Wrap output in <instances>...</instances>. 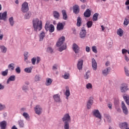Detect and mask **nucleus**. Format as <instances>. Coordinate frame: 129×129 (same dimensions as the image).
I'll return each instance as SVG.
<instances>
[{"label": "nucleus", "mask_w": 129, "mask_h": 129, "mask_svg": "<svg viewBox=\"0 0 129 129\" xmlns=\"http://www.w3.org/2000/svg\"><path fill=\"white\" fill-rule=\"evenodd\" d=\"M44 38H45V32H42L39 35V41H43Z\"/></svg>", "instance_id": "nucleus-28"}, {"label": "nucleus", "mask_w": 129, "mask_h": 129, "mask_svg": "<svg viewBox=\"0 0 129 129\" xmlns=\"http://www.w3.org/2000/svg\"><path fill=\"white\" fill-rule=\"evenodd\" d=\"M73 50L76 54H78L79 53V46L76 43H74L73 44Z\"/></svg>", "instance_id": "nucleus-13"}, {"label": "nucleus", "mask_w": 129, "mask_h": 129, "mask_svg": "<svg viewBox=\"0 0 129 129\" xmlns=\"http://www.w3.org/2000/svg\"><path fill=\"white\" fill-rule=\"evenodd\" d=\"M92 66L94 70L96 71L97 70V62L94 58L92 59Z\"/></svg>", "instance_id": "nucleus-15"}, {"label": "nucleus", "mask_w": 129, "mask_h": 129, "mask_svg": "<svg viewBox=\"0 0 129 129\" xmlns=\"http://www.w3.org/2000/svg\"><path fill=\"white\" fill-rule=\"evenodd\" d=\"M62 120L64 123V128L69 129V121H71V117L69 114L67 113L62 118Z\"/></svg>", "instance_id": "nucleus-3"}, {"label": "nucleus", "mask_w": 129, "mask_h": 129, "mask_svg": "<svg viewBox=\"0 0 129 129\" xmlns=\"http://www.w3.org/2000/svg\"><path fill=\"white\" fill-rule=\"evenodd\" d=\"M90 75H91L90 71H88L86 73L85 75H84L85 79H88V78H89V77H90Z\"/></svg>", "instance_id": "nucleus-34"}, {"label": "nucleus", "mask_w": 129, "mask_h": 129, "mask_svg": "<svg viewBox=\"0 0 129 129\" xmlns=\"http://www.w3.org/2000/svg\"><path fill=\"white\" fill-rule=\"evenodd\" d=\"M28 52H25L24 54V60L26 61V60L28 59Z\"/></svg>", "instance_id": "nucleus-55"}, {"label": "nucleus", "mask_w": 129, "mask_h": 129, "mask_svg": "<svg viewBox=\"0 0 129 129\" xmlns=\"http://www.w3.org/2000/svg\"><path fill=\"white\" fill-rule=\"evenodd\" d=\"M35 81H36V82L37 81H41V76L39 75H36L35 77V79H34Z\"/></svg>", "instance_id": "nucleus-39"}, {"label": "nucleus", "mask_w": 129, "mask_h": 129, "mask_svg": "<svg viewBox=\"0 0 129 129\" xmlns=\"http://www.w3.org/2000/svg\"><path fill=\"white\" fill-rule=\"evenodd\" d=\"M82 65H83V60H79L77 64V67L79 70H82Z\"/></svg>", "instance_id": "nucleus-21"}, {"label": "nucleus", "mask_w": 129, "mask_h": 129, "mask_svg": "<svg viewBox=\"0 0 129 129\" xmlns=\"http://www.w3.org/2000/svg\"><path fill=\"white\" fill-rule=\"evenodd\" d=\"M93 104V98L90 97L87 103V109H90L91 106Z\"/></svg>", "instance_id": "nucleus-10"}, {"label": "nucleus", "mask_w": 129, "mask_h": 129, "mask_svg": "<svg viewBox=\"0 0 129 129\" xmlns=\"http://www.w3.org/2000/svg\"><path fill=\"white\" fill-rule=\"evenodd\" d=\"M7 125V123L6 121V120H4V121L0 122L1 129H6Z\"/></svg>", "instance_id": "nucleus-18"}, {"label": "nucleus", "mask_w": 129, "mask_h": 129, "mask_svg": "<svg viewBox=\"0 0 129 129\" xmlns=\"http://www.w3.org/2000/svg\"><path fill=\"white\" fill-rule=\"evenodd\" d=\"M31 16H32V13L31 12H28L25 15L24 18L26 20H28L31 18Z\"/></svg>", "instance_id": "nucleus-32"}, {"label": "nucleus", "mask_w": 129, "mask_h": 129, "mask_svg": "<svg viewBox=\"0 0 129 129\" xmlns=\"http://www.w3.org/2000/svg\"><path fill=\"white\" fill-rule=\"evenodd\" d=\"M84 16L85 18H89L91 16V11L89 9H87L84 13Z\"/></svg>", "instance_id": "nucleus-19"}, {"label": "nucleus", "mask_w": 129, "mask_h": 129, "mask_svg": "<svg viewBox=\"0 0 129 129\" xmlns=\"http://www.w3.org/2000/svg\"><path fill=\"white\" fill-rule=\"evenodd\" d=\"M64 42H65V37L62 36L58 39V41L56 42V46L60 47L58 49V51H59V52H62V51L66 50L67 48V45L66 44H63Z\"/></svg>", "instance_id": "nucleus-1"}, {"label": "nucleus", "mask_w": 129, "mask_h": 129, "mask_svg": "<svg viewBox=\"0 0 129 129\" xmlns=\"http://www.w3.org/2000/svg\"><path fill=\"white\" fill-rule=\"evenodd\" d=\"M0 49L2 53H7V47H5V46L1 45Z\"/></svg>", "instance_id": "nucleus-31"}, {"label": "nucleus", "mask_w": 129, "mask_h": 129, "mask_svg": "<svg viewBox=\"0 0 129 129\" xmlns=\"http://www.w3.org/2000/svg\"><path fill=\"white\" fill-rule=\"evenodd\" d=\"M121 107L123 113H124V114H127V113H128V110H127V108H126V106H125V104L123 101L121 102Z\"/></svg>", "instance_id": "nucleus-11"}, {"label": "nucleus", "mask_w": 129, "mask_h": 129, "mask_svg": "<svg viewBox=\"0 0 129 129\" xmlns=\"http://www.w3.org/2000/svg\"><path fill=\"white\" fill-rule=\"evenodd\" d=\"M25 72L26 73H32V68H26L24 69Z\"/></svg>", "instance_id": "nucleus-40"}, {"label": "nucleus", "mask_w": 129, "mask_h": 129, "mask_svg": "<svg viewBox=\"0 0 129 129\" xmlns=\"http://www.w3.org/2000/svg\"><path fill=\"white\" fill-rule=\"evenodd\" d=\"M107 106L109 108V109H112V104L109 103L108 104Z\"/></svg>", "instance_id": "nucleus-57"}, {"label": "nucleus", "mask_w": 129, "mask_h": 129, "mask_svg": "<svg viewBox=\"0 0 129 129\" xmlns=\"http://www.w3.org/2000/svg\"><path fill=\"white\" fill-rule=\"evenodd\" d=\"M80 37L81 39H85V37H86V30L83 27L80 33Z\"/></svg>", "instance_id": "nucleus-9"}, {"label": "nucleus", "mask_w": 129, "mask_h": 129, "mask_svg": "<svg viewBox=\"0 0 129 129\" xmlns=\"http://www.w3.org/2000/svg\"><path fill=\"white\" fill-rule=\"evenodd\" d=\"M104 116L105 118H106V119L109 123H110L111 122V117H110V115L108 114L105 113L104 114Z\"/></svg>", "instance_id": "nucleus-22"}, {"label": "nucleus", "mask_w": 129, "mask_h": 129, "mask_svg": "<svg viewBox=\"0 0 129 129\" xmlns=\"http://www.w3.org/2000/svg\"><path fill=\"white\" fill-rule=\"evenodd\" d=\"M36 63L37 64H39V63H40V61H41V58H40V57H37V59H36Z\"/></svg>", "instance_id": "nucleus-59"}, {"label": "nucleus", "mask_w": 129, "mask_h": 129, "mask_svg": "<svg viewBox=\"0 0 129 129\" xmlns=\"http://www.w3.org/2000/svg\"><path fill=\"white\" fill-rule=\"evenodd\" d=\"M57 69H58V68H57V66H56V64H54L52 67V70H57Z\"/></svg>", "instance_id": "nucleus-60"}, {"label": "nucleus", "mask_w": 129, "mask_h": 129, "mask_svg": "<svg viewBox=\"0 0 129 129\" xmlns=\"http://www.w3.org/2000/svg\"><path fill=\"white\" fill-rule=\"evenodd\" d=\"M18 124L20 127H24L25 126V124L24 123V121L22 120H20L18 121Z\"/></svg>", "instance_id": "nucleus-35"}, {"label": "nucleus", "mask_w": 129, "mask_h": 129, "mask_svg": "<svg viewBox=\"0 0 129 129\" xmlns=\"http://www.w3.org/2000/svg\"><path fill=\"white\" fill-rule=\"evenodd\" d=\"M36 60H37V58H36V57H33L31 59V62L33 65H35V64H36Z\"/></svg>", "instance_id": "nucleus-50"}, {"label": "nucleus", "mask_w": 129, "mask_h": 129, "mask_svg": "<svg viewBox=\"0 0 129 129\" xmlns=\"http://www.w3.org/2000/svg\"><path fill=\"white\" fill-rule=\"evenodd\" d=\"M93 115L94 116H95L97 118H99V119H101V114H100V112L99 110L95 109L93 111Z\"/></svg>", "instance_id": "nucleus-5"}, {"label": "nucleus", "mask_w": 129, "mask_h": 129, "mask_svg": "<svg viewBox=\"0 0 129 129\" xmlns=\"http://www.w3.org/2000/svg\"><path fill=\"white\" fill-rule=\"evenodd\" d=\"M46 51L48 53H50L51 54H52V53H53V49H52V47H48L46 49Z\"/></svg>", "instance_id": "nucleus-45"}, {"label": "nucleus", "mask_w": 129, "mask_h": 129, "mask_svg": "<svg viewBox=\"0 0 129 129\" xmlns=\"http://www.w3.org/2000/svg\"><path fill=\"white\" fill-rule=\"evenodd\" d=\"M49 33H53L55 31V27H54V25L53 24H51L49 26V29L48 30Z\"/></svg>", "instance_id": "nucleus-29"}, {"label": "nucleus", "mask_w": 129, "mask_h": 129, "mask_svg": "<svg viewBox=\"0 0 129 129\" xmlns=\"http://www.w3.org/2000/svg\"><path fill=\"white\" fill-rule=\"evenodd\" d=\"M128 50L125 49H122V54H126L127 53Z\"/></svg>", "instance_id": "nucleus-56"}, {"label": "nucleus", "mask_w": 129, "mask_h": 129, "mask_svg": "<svg viewBox=\"0 0 129 129\" xmlns=\"http://www.w3.org/2000/svg\"><path fill=\"white\" fill-rule=\"evenodd\" d=\"M23 116H24L26 119H30V116L27 112H24L23 114Z\"/></svg>", "instance_id": "nucleus-41"}, {"label": "nucleus", "mask_w": 129, "mask_h": 129, "mask_svg": "<svg viewBox=\"0 0 129 129\" xmlns=\"http://www.w3.org/2000/svg\"><path fill=\"white\" fill-rule=\"evenodd\" d=\"M92 50L94 53H97V49H96V46H93L92 47Z\"/></svg>", "instance_id": "nucleus-53"}, {"label": "nucleus", "mask_w": 129, "mask_h": 129, "mask_svg": "<svg viewBox=\"0 0 129 129\" xmlns=\"http://www.w3.org/2000/svg\"><path fill=\"white\" fill-rule=\"evenodd\" d=\"M92 25H93V23L91 21H89L87 23V26L88 28H91V27H92Z\"/></svg>", "instance_id": "nucleus-44"}, {"label": "nucleus", "mask_w": 129, "mask_h": 129, "mask_svg": "<svg viewBox=\"0 0 129 129\" xmlns=\"http://www.w3.org/2000/svg\"><path fill=\"white\" fill-rule=\"evenodd\" d=\"M49 29H50V27L48 25V24L46 23L45 25V29L46 32H48L49 31Z\"/></svg>", "instance_id": "nucleus-54"}, {"label": "nucleus", "mask_w": 129, "mask_h": 129, "mask_svg": "<svg viewBox=\"0 0 129 129\" xmlns=\"http://www.w3.org/2000/svg\"><path fill=\"white\" fill-rule=\"evenodd\" d=\"M64 26L63 23L58 22L56 26L57 31H63L64 30Z\"/></svg>", "instance_id": "nucleus-12"}, {"label": "nucleus", "mask_w": 129, "mask_h": 129, "mask_svg": "<svg viewBox=\"0 0 129 129\" xmlns=\"http://www.w3.org/2000/svg\"><path fill=\"white\" fill-rule=\"evenodd\" d=\"M22 88V90H23L24 92H27V91L29 90V86L23 85Z\"/></svg>", "instance_id": "nucleus-43"}, {"label": "nucleus", "mask_w": 129, "mask_h": 129, "mask_svg": "<svg viewBox=\"0 0 129 129\" xmlns=\"http://www.w3.org/2000/svg\"><path fill=\"white\" fill-rule=\"evenodd\" d=\"M124 72L126 76H129L128 70L125 67H124Z\"/></svg>", "instance_id": "nucleus-52"}, {"label": "nucleus", "mask_w": 129, "mask_h": 129, "mask_svg": "<svg viewBox=\"0 0 129 129\" xmlns=\"http://www.w3.org/2000/svg\"><path fill=\"white\" fill-rule=\"evenodd\" d=\"M73 12L76 15H78V14H79L80 9H79V6L77 5H75L73 7Z\"/></svg>", "instance_id": "nucleus-14"}, {"label": "nucleus", "mask_w": 129, "mask_h": 129, "mask_svg": "<svg viewBox=\"0 0 129 129\" xmlns=\"http://www.w3.org/2000/svg\"><path fill=\"white\" fill-rule=\"evenodd\" d=\"M86 88L87 89H91L92 88V85L90 83H88L86 85Z\"/></svg>", "instance_id": "nucleus-48"}, {"label": "nucleus", "mask_w": 129, "mask_h": 129, "mask_svg": "<svg viewBox=\"0 0 129 129\" xmlns=\"http://www.w3.org/2000/svg\"><path fill=\"white\" fill-rule=\"evenodd\" d=\"M81 17L79 16L77 18V27H80L81 26Z\"/></svg>", "instance_id": "nucleus-30"}, {"label": "nucleus", "mask_w": 129, "mask_h": 129, "mask_svg": "<svg viewBox=\"0 0 129 129\" xmlns=\"http://www.w3.org/2000/svg\"><path fill=\"white\" fill-rule=\"evenodd\" d=\"M15 71L17 73H18V74H20V73H21V68H20L19 67H17L15 69Z\"/></svg>", "instance_id": "nucleus-49"}, {"label": "nucleus", "mask_w": 129, "mask_h": 129, "mask_svg": "<svg viewBox=\"0 0 129 129\" xmlns=\"http://www.w3.org/2000/svg\"><path fill=\"white\" fill-rule=\"evenodd\" d=\"M98 13H95L93 15V21L94 22H96V21H97L98 19Z\"/></svg>", "instance_id": "nucleus-33"}, {"label": "nucleus", "mask_w": 129, "mask_h": 129, "mask_svg": "<svg viewBox=\"0 0 129 129\" xmlns=\"http://www.w3.org/2000/svg\"><path fill=\"white\" fill-rule=\"evenodd\" d=\"M34 110L35 111V113H36V114H38V115H40V114H42V111L43 109L40 105H36V107L34 108Z\"/></svg>", "instance_id": "nucleus-6"}, {"label": "nucleus", "mask_w": 129, "mask_h": 129, "mask_svg": "<svg viewBox=\"0 0 129 129\" xmlns=\"http://www.w3.org/2000/svg\"><path fill=\"white\" fill-rule=\"evenodd\" d=\"M0 11H2V5L0 4ZM7 11L4 12L3 14L0 13V20H3V21H7Z\"/></svg>", "instance_id": "nucleus-7"}, {"label": "nucleus", "mask_w": 129, "mask_h": 129, "mask_svg": "<svg viewBox=\"0 0 129 129\" xmlns=\"http://www.w3.org/2000/svg\"><path fill=\"white\" fill-rule=\"evenodd\" d=\"M52 79L49 78V79H46V85H47V86L49 85H51V84H52Z\"/></svg>", "instance_id": "nucleus-36"}, {"label": "nucleus", "mask_w": 129, "mask_h": 129, "mask_svg": "<svg viewBox=\"0 0 129 129\" xmlns=\"http://www.w3.org/2000/svg\"><path fill=\"white\" fill-rule=\"evenodd\" d=\"M20 110L21 112H24V111H26V108H21Z\"/></svg>", "instance_id": "nucleus-64"}, {"label": "nucleus", "mask_w": 129, "mask_h": 129, "mask_svg": "<svg viewBox=\"0 0 129 129\" xmlns=\"http://www.w3.org/2000/svg\"><path fill=\"white\" fill-rule=\"evenodd\" d=\"M54 100L55 102H61V99L59 94H55L53 96Z\"/></svg>", "instance_id": "nucleus-20"}, {"label": "nucleus", "mask_w": 129, "mask_h": 129, "mask_svg": "<svg viewBox=\"0 0 129 129\" xmlns=\"http://www.w3.org/2000/svg\"><path fill=\"white\" fill-rule=\"evenodd\" d=\"M117 34L119 37H122L123 36V30L121 28H119L117 31Z\"/></svg>", "instance_id": "nucleus-27"}, {"label": "nucleus", "mask_w": 129, "mask_h": 129, "mask_svg": "<svg viewBox=\"0 0 129 129\" xmlns=\"http://www.w3.org/2000/svg\"><path fill=\"white\" fill-rule=\"evenodd\" d=\"M5 108H6V106L5 105L2 104V103H0V111L4 110Z\"/></svg>", "instance_id": "nucleus-47"}, {"label": "nucleus", "mask_w": 129, "mask_h": 129, "mask_svg": "<svg viewBox=\"0 0 129 129\" xmlns=\"http://www.w3.org/2000/svg\"><path fill=\"white\" fill-rule=\"evenodd\" d=\"M69 76H70L69 74H67L66 73L63 76V78L64 79H69Z\"/></svg>", "instance_id": "nucleus-51"}, {"label": "nucleus", "mask_w": 129, "mask_h": 129, "mask_svg": "<svg viewBox=\"0 0 129 129\" xmlns=\"http://www.w3.org/2000/svg\"><path fill=\"white\" fill-rule=\"evenodd\" d=\"M86 51L88 53L90 52V47H89V46H86Z\"/></svg>", "instance_id": "nucleus-58"}, {"label": "nucleus", "mask_w": 129, "mask_h": 129, "mask_svg": "<svg viewBox=\"0 0 129 129\" xmlns=\"http://www.w3.org/2000/svg\"><path fill=\"white\" fill-rule=\"evenodd\" d=\"M110 67H108L102 71V74L104 76H107L110 72Z\"/></svg>", "instance_id": "nucleus-17"}, {"label": "nucleus", "mask_w": 129, "mask_h": 129, "mask_svg": "<svg viewBox=\"0 0 129 129\" xmlns=\"http://www.w3.org/2000/svg\"><path fill=\"white\" fill-rule=\"evenodd\" d=\"M109 65H110V63L109 62V61H107L105 63V66H106V67L109 66Z\"/></svg>", "instance_id": "nucleus-63"}, {"label": "nucleus", "mask_w": 129, "mask_h": 129, "mask_svg": "<svg viewBox=\"0 0 129 129\" xmlns=\"http://www.w3.org/2000/svg\"><path fill=\"white\" fill-rule=\"evenodd\" d=\"M62 15V19L63 20H67L68 19V16H67V13H66V10H62L61 11Z\"/></svg>", "instance_id": "nucleus-24"}, {"label": "nucleus", "mask_w": 129, "mask_h": 129, "mask_svg": "<svg viewBox=\"0 0 129 129\" xmlns=\"http://www.w3.org/2000/svg\"><path fill=\"white\" fill-rule=\"evenodd\" d=\"M14 66H15V64H14L13 63H10L8 66V68L9 69H10L11 70H12V71H13V70H15V67H14Z\"/></svg>", "instance_id": "nucleus-38"}, {"label": "nucleus", "mask_w": 129, "mask_h": 129, "mask_svg": "<svg viewBox=\"0 0 129 129\" xmlns=\"http://www.w3.org/2000/svg\"><path fill=\"white\" fill-rule=\"evenodd\" d=\"M119 126L120 128L121 129H126L127 127H128V123L126 122H124L119 124Z\"/></svg>", "instance_id": "nucleus-16"}, {"label": "nucleus", "mask_w": 129, "mask_h": 129, "mask_svg": "<svg viewBox=\"0 0 129 129\" xmlns=\"http://www.w3.org/2000/svg\"><path fill=\"white\" fill-rule=\"evenodd\" d=\"M32 23L34 31L37 32V31H41V30H42L43 27L42 21L39 20L38 18H35L33 20Z\"/></svg>", "instance_id": "nucleus-2"}, {"label": "nucleus", "mask_w": 129, "mask_h": 129, "mask_svg": "<svg viewBox=\"0 0 129 129\" xmlns=\"http://www.w3.org/2000/svg\"><path fill=\"white\" fill-rule=\"evenodd\" d=\"M129 24V19L125 18L124 22H123V25L124 26H127Z\"/></svg>", "instance_id": "nucleus-46"}, {"label": "nucleus", "mask_w": 129, "mask_h": 129, "mask_svg": "<svg viewBox=\"0 0 129 129\" xmlns=\"http://www.w3.org/2000/svg\"><path fill=\"white\" fill-rule=\"evenodd\" d=\"M9 73V70L7 69L5 71H3L2 72V76H8V74Z\"/></svg>", "instance_id": "nucleus-42"}, {"label": "nucleus", "mask_w": 129, "mask_h": 129, "mask_svg": "<svg viewBox=\"0 0 129 129\" xmlns=\"http://www.w3.org/2000/svg\"><path fill=\"white\" fill-rule=\"evenodd\" d=\"M53 17L56 20H59V18L60 17V14L58 13V12L56 11H54L53 12Z\"/></svg>", "instance_id": "nucleus-26"}, {"label": "nucleus", "mask_w": 129, "mask_h": 129, "mask_svg": "<svg viewBox=\"0 0 129 129\" xmlns=\"http://www.w3.org/2000/svg\"><path fill=\"white\" fill-rule=\"evenodd\" d=\"M5 88V86L2 85V84H0V90H2Z\"/></svg>", "instance_id": "nucleus-62"}, {"label": "nucleus", "mask_w": 129, "mask_h": 129, "mask_svg": "<svg viewBox=\"0 0 129 129\" xmlns=\"http://www.w3.org/2000/svg\"><path fill=\"white\" fill-rule=\"evenodd\" d=\"M9 22L11 26L13 27L14 26V24H15V22L14 21V17H11L9 18Z\"/></svg>", "instance_id": "nucleus-37"}, {"label": "nucleus", "mask_w": 129, "mask_h": 129, "mask_svg": "<svg viewBox=\"0 0 129 129\" xmlns=\"http://www.w3.org/2000/svg\"><path fill=\"white\" fill-rule=\"evenodd\" d=\"M124 59H125V60L127 62H128L129 59H128V57H127V56H126V55H124Z\"/></svg>", "instance_id": "nucleus-61"}, {"label": "nucleus", "mask_w": 129, "mask_h": 129, "mask_svg": "<svg viewBox=\"0 0 129 129\" xmlns=\"http://www.w3.org/2000/svg\"><path fill=\"white\" fill-rule=\"evenodd\" d=\"M21 11L22 13H27L29 11V5L28 3L24 2L22 5Z\"/></svg>", "instance_id": "nucleus-4"}, {"label": "nucleus", "mask_w": 129, "mask_h": 129, "mask_svg": "<svg viewBox=\"0 0 129 129\" xmlns=\"http://www.w3.org/2000/svg\"><path fill=\"white\" fill-rule=\"evenodd\" d=\"M66 96L67 97V99H68L69 96H70V90H69V87H66Z\"/></svg>", "instance_id": "nucleus-25"}, {"label": "nucleus", "mask_w": 129, "mask_h": 129, "mask_svg": "<svg viewBox=\"0 0 129 129\" xmlns=\"http://www.w3.org/2000/svg\"><path fill=\"white\" fill-rule=\"evenodd\" d=\"M128 86H127V85L126 84H122L120 88L121 92H122V93L126 92V91L128 90Z\"/></svg>", "instance_id": "nucleus-8"}, {"label": "nucleus", "mask_w": 129, "mask_h": 129, "mask_svg": "<svg viewBox=\"0 0 129 129\" xmlns=\"http://www.w3.org/2000/svg\"><path fill=\"white\" fill-rule=\"evenodd\" d=\"M16 80V76H11L7 80V84H9L10 81H15Z\"/></svg>", "instance_id": "nucleus-23"}]
</instances>
